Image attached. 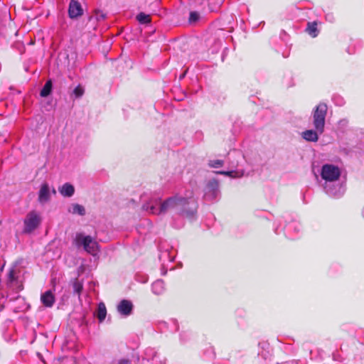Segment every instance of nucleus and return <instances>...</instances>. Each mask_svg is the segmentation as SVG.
Instances as JSON below:
<instances>
[{"label":"nucleus","instance_id":"obj_15","mask_svg":"<svg viewBox=\"0 0 364 364\" xmlns=\"http://www.w3.org/2000/svg\"><path fill=\"white\" fill-rule=\"evenodd\" d=\"M151 289L156 295L161 294L164 291V283L162 280H156L152 284Z\"/></svg>","mask_w":364,"mask_h":364},{"label":"nucleus","instance_id":"obj_26","mask_svg":"<svg viewBox=\"0 0 364 364\" xmlns=\"http://www.w3.org/2000/svg\"><path fill=\"white\" fill-rule=\"evenodd\" d=\"M342 104H343V100H342V99H341V100H340V102H339V105H342Z\"/></svg>","mask_w":364,"mask_h":364},{"label":"nucleus","instance_id":"obj_2","mask_svg":"<svg viewBox=\"0 0 364 364\" xmlns=\"http://www.w3.org/2000/svg\"><path fill=\"white\" fill-rule=\"evenodd\" d=\"M321 178L325 180L324 189L327 194L331 196L338 198L343 196L345 188L342 185L330 186L328 182H333L337 181L341 176L339 168L333 164H325L322 166Z\"/></svg>","mask_w":364,"mask_h":364},{"label":"nucleus","instance_id":"obj_5","mask_svg":"<svg viewBox=\"0 0 364 364\" xmlns=\"http://www.w3.org/2000/svg\"><path fill=\"white\" fill-rule=\"evenodd\" d=\"M41 223V218L39 215L35 212L31 211L28 213L24 220V229L23 232L30 233L33 232Z\"/></svg>","mask_w":364,"mask_h":364},{"label":"nucleus","instance_id":"obj_25","mask_svg":"<svg viewBox=\"0 0 364 364\" xmlns=\"http://www.w3.org/2000/svg\"><path fill=\"white\" fill-rule=\"evenodd\" d=\"M118 364H131V363L128 360L122 359L119 361Z\"/></svg>","mask_w":364,"mask_h":364},{"label":"nucleus","instance_id":"obj_6","mask_svg":"<svg viewBox=\"0 0 364 364\" xmlns=\"http://www.w3.org/2000/svg\"><path fill=\"white\" fill-rule=\"evenodd\" d=\"M219 195V184L218 181L215 180L209 181L205 188V199L206 200L212 201L217 199Z\"/></svg>","mask_w":364,"mask_h":364},{"label":"nucleus","instance_id":"obj_16","mask_svg":"<svg viewBox=\"0 0 364 364\" xmlns=\"http://www.w3.org/2000/svg\"><path fill=\"white\" fill-rule=\"evenodd\" d=\"M52 90V82L50 80H48L46 84L44 85L43 87L41 90V96L43 97H46L48 96Z\"/></svg>","mask_w":364,"mask_h":364},{"label":"nucleus","instance_id":"obj_13","mask_svg":"<svg viewBox=\"0 0 364 364\" xmlns=\"http://www.w3.org/2000/svg\"><path fill=\"white\" fill-rule=\"evenodd\" d=\"M70 213L73 215H79L83 216L85 215V209L84 206L77 203H73L68 209Z\"/></svg>","mask_w":364,"mask_h":364},{"label":"nucleus","instance_id":"obj_3","mask_svg":"<svg viewBox=\"0 0 364 364\" xmlns=\"http://www.w3.org/2000/svg\"><path fill=\"white\" fill-rule=\"evenodd\" d=\"M75 242L77 246H82L87 252L92 255H96L99 252L98 243L90 235L77 233L75 236Z\"/></svg>","mask_w":364,"mask_h":364},{"label":"nucleus","instance_id":"obj_9","mask_svg":"<svg viewBox=\"0 0 364 364\" xmlns=\"http://www.w3.org/2000/svg\"><path fill=\"white\" fill-rule=\"evenodd\" d=\"M41 301L46 307L50 308L53 306L55 298L51 290H48L41 296Z\"/></svg>","mask_w":364,"mask_h":364},{"label":"nucleus","instance_id":"obj_18","mask_svg":"<svg viewBox=\"0 0 364 364\" xmlns=\"http://www.w3.org/2000/svg\"><path fill=\"white\" fill-rule=\"evenodd\" d=\"M136 19L140 23H149L151 22L150 16L142 12L136 16Z\"/></svg>","mask_w":364,"mask_h":364},{"label":"nucleus","instance_id":"obj_27","mask_svg":"<svg viewBox=\"0 0 364 364\" xmlns=\"http://www.w3.org/2000/svg\"><path fill=\"white\" fill-rule=\"evenodd\" d=\"M53 193H55V190L54 188L53 189Z\"/></svg>","mask_w":364,"mask_h":364},{"label":"nucleus","instance_id":"obj_20","mask_svg":"<svg viewBox=\"0 0 364 364\" xmlns=\"http://www.w3.org/2000/svg\"><path fill=\"white\" fill-rule=\"evenodd\" d=\"M224 161L220 159L211 160L209 161V166L212 168H220L222 167Z\"/></svg>","mask_w":364,"mask_h":364},{"label":"nucleus","instance_id":"obj_10","mask_svg":"<svg viewBox=\"0 0 364 364\" xmlns=\"http://www.w3.org/2000/svg\"><path fill=\"white\" fill-rule=\"evenodd\" d=\"M50 198V188L48 183H44L41 185L39 193L38 200L40 203H43L47 202Z\"/></svg>","mask_w":364,"mask_h":364},{"label":"nucleus","instance_id":"obj_23","mask_svg":"<svg viewBox=\"0 0 364 364\" xmlns=\"http://www.w3.org/2000/svg\"><path fill=\"white\" fill-rule=\"evenodd\" d=\"M199 18V14L196 11H192L190 13L189 21L196 22Z\"/></svg>","mask_w":364,"mask_h":364},{"label":"nucleus","instance_id":"obj_21","mask_svg":"<svg viewBox=\"0 0 364 364\" xmlns=\"http://www.w3.org/2000/svg\"><path fill=\"white\" fill-rule=\"evenodd\" d=\"M84 92V88L79 85L74 89L73 94L75 95V97L79 98L83 95Z\"/></svg>","mask_w":364,"mask_h":364},{"label":"nucleus","instance_id":"obj_17","mask_svg":"<svg viewBox=\"0 0 364 364\" xmlns=\"http://www.w3.org/2000/svg\"><path fill=\"white\" fill-rule=\"evenodd\" d=\"M307 31L312 37H316L318 33L316 22L308 23Z\"/></svg>","mask_w":364,"mask_h":364},{"label":"nucleus","instance_id":"obj_24","mask_svg":"<svg viewBox=\"0 0 364 364\" xmlns=\"http://www.w3.org/2000/svg\"><path fill=\"white\" fill-rule=\"evenodd\" d=\"M218 173L223 174V175H225V176H230V177H235L236 176L235 175V171H220V172H218Z\"/></svg>","mask_w":364,"mask_h":364},{"label":"nucleus","instance_id":"obj_19","mask_svg":"<svg viewBox=\"0 0 364 364\" xmlns=\"http://www.w3.org/2000/svg\"><path fill=\"white\" fill-rule=\"evenodd\" d=\"M73 288L74 292L80 296L83 289L82 282L77 279H75L73 284Z\"/></svg>","mask_w":364,"mask_h":364},{"label":"nucleus","instance_id":"obj_4","mask_svg":"<svg viewBox=\"0 0 364 364\" xmlns=\"http://www.w3.org/2000/svg\"><path fill=\"white\" fill-rule=\"evenodd\" d=\"M327 109V105L325 103H320L313 111V124L319 134H322L324 131Z\"/></svg>","mask_w":364,"mask_h":364},{"label":"nucleus","instance_id":"obj_1","mask_svg":"<svg viewBox=\"0 0 364 364\" xmlns=\"http://www.w3.org/2000/svg\"><path fill=\"white\" fill-rule=\"evenodd\" d=\"M143 208L154 215L173 212L176 214L190 218L193 216L196 205L191 196L183 197L176 195L163 202L159 198H151L144 205Z\"/></svg>","mask_w":364,"mask_h":364},{"label":"nucleus","instance_id":"obj_12","mask_svg":"<svg viewBox=\"0 0 364 364\" xmlns=\"http://www.w3.org/2000/svg\"><path fill=\"white\" fill-rule=\"evenodd\" d=\"M59 192L65 197H71L75 193V188L73 185L66 183L59 188Z\"/></svg>","mask_w":364,"mask_h":364},{"label":"nucleus","instance_id":"obj_22","mask_svg":"<svg viewBox=\"0 0 364 364\" xmlns=\"http://www.w3.org/2000/svg\"><path fill=\"white\" fill-rule=\"evenodd\" d=\"M16 280V272L14 268L9 270L8 273V282L11 283Z\"/></svg>","mask_w":364,"mask_h":364},{"label":"nucleus","instance_id":"obj_11","mask_svg":"<svg viewBox=\"0 0 364 364\" xmlns=\"http://www.w3.org/2000/svg\"><path fill=\"white\" fill-rule=\"evenodd\" d=\"M318 132L315 129V130L308 129L301 133V136L303 139H304L307 141L316 142L318 140Z\"/></svg>","mask_w":364,"mask_h":364},{"label":"nucleus","instance_id":"obj_14","mask_svg":"<svg viewBox=\"0 0 364 364\" xmlns=\"http://www.w3.org/2000/svg\"><path fill=\"white\" fill-rule=\"evenodd\" d=\"M107 315V309L105 304L103 302H100L98 304L97 310L96 312V316L100 322H102Z\"/></svg>","mask_w":364,"mask_h":364},{"label":"nucleus","instance_id":"obj_8","mask_svg":"<svg viewBox=\"0 0 364 364\" xmlns=\"http://www.w3.org/2000/svg\"><path fill=\"white\" fill-rule=\"evenodd\" d=\"M132 310L133 304L129 300L123 299L117 305V311L122 316H129L132 314Z\"/></svg>","mask_w":364,"mask_h":364},{"label":"nucleus","instance_id":"obj_7","mask_svg":"<svg viewBox=\"0 0 364 364\" xmlns=\"http://www.w3.org/2000/svg\"><path fill=\"white\" fill-rule=\"evenodd\" d=\"M68 15L70 18H75L82 15V9L78 1L72 0L70 2Z\"/></svg>","mask_w":364,"mask_h":364}]
</instances>
